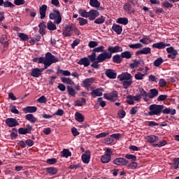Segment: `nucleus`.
<instances>
[{
	"label": "nucleus",
	"mask_w": 179,
	"mask_h": 179,
	"mask_svg": "<svg viewBox=\"0 0 179 179\" xmlns=\"http://www.w3.org/2000/svg\"><path fill=\"white\" fill-rule=\"evenodd\" d=\"M33 62H36V64H43L44 68L38 69L39 73L41 75V73L44 71L45 69H47L48 66H51L52 64L58 62V59L51 52H47L45 57H34L32 59Z\"/></svg>",
	"instance_id": "nucleus-1"
},
{
	"label": "nucleus",
	"mask_w": 179,
	"mask_h": 179,
	"mask_svg": "<svg viewBox=\"0 0 179 179\" xmlns=\"http://www.w3.org/2000/svg\"><path fill=\"white\" fill-rule=\"evenodd\" d=\"M108 52H102V54L105 56L106 59H111L113 57V54H117L118 52H122V47L120 45L111 46L109 45L107 48Z\"/></svg>",
	"instance_id": "nucleus-2"
},
{
	"label": "nucleus",
	"mask_w": 179,
	"mask_h": 179,
	"mask_svg": "<svg viewBox=\"0 0 179 179\" xmlns=\"http://www.w3.org/2000/svg\"><path fill=\"white\" fill-rule=\"evenodd\" d=\"M163 108L164 106L163 105H157V104H152L150 105L149 107L150 111L148 112V115L153 116V115H160L162 114V111H163Z\"/></svg>",
	"instance_id": "nucleus-3"
},
{
	"label": "nucleus",
	"mask_w": 179,
	"mask_h": 179,
	"mask_svg": "<svg viewBox=\"0 0 179 179\" xmlns=\"http://www.w3.org/2000/svg\"><path fill=\"white\" fill-rule=\"evenodd\" d=\"M53 13H50L49 15V17L51 20H54V23L55 24H59L61 22H62V17L61 16V13L57 9L54 8L53 9Z\"/></svg>",
	"instance_id": "nucleus-4"
},
{
	"label": "nucleus",
	"mask_w": 179,
	"mask_h": 179,
	"mask_svg": "<svg viewBox=\"0 0 179 179\" xmlns=\"http://www.w3.org/2000/svg\"><path fill=\"white\" fill-rule=\"evenodd\" d=\"M104 61H107V59L102 53H101L97 56L96 60L95 62H92L91 66L92 68H94V69H100V64H99L104 62Z\"/></svg>",
	"instance_id": "nucleus-5"
},
{
	"label": "nucleus",
	"mask_w": 179,
	"mask_h": 179,
	"mask_svg": "<svg viewBox=\"0 0 179 179\" xmlns=\"http://www.w3.org/2000/svg\"><path fill=\"white\" fill-rule=\"evenodd\" d=\"M96 82V79L94 78H85L82 83L83 87H85L87 90H89L90 89H93L92 87V85Z\"/></svg>",
	"instance_id": "nucleus-6"
},
{
	"label": "nucleus",
	"mask_w": 179,
	"mask_h": 179,
	"mask_svg": "<svg viewBox=\"0 0 179 179\" xmlns=\"http://www.w3.org/2000/svg\"><path fill=\"white\" fill-rule=\"evenodd\" d=\"M103 96L106 100L109 101H115L117 99H118V92L114 90L110 93L104 94Z\"/></svg>",
	"instance_id": "nucleus-7"
},
{
	"label": "nucleus",
	"mask_w": 179,
	"mask_h": 179,
	"mask_svg": "<svg viewBox=\"0 0 179 179\" xmlns=\"http://www.w3.org/2000/svg\"><path fill=\"white\" fill-rule=\"evenodd\" d=\"M5 122L7 127H9L10 128H13L19 125V122H17V120L13 117H8L6 119Z\"/></svg>",
	"instance_id": "nucleus-8"
},
{
	"label": "nucleus",
	"mask_w": 179,
	"mask_h": 179,
	"mask_svg": "<svg viewBox=\"0 0 179 179\" xmlns=\"http://www.w3.org/2000/svg\"><path fill=\"white\" fill-rule=\"evenodd\" d=\"M113 164H115V166H127L129 163V162L125 158L122 157H119V158H115L113 161Z\"/></svg>",
	"instance_id": "nucleus-9"
},
{
	"label": "nucleus",
	"mask_w": 179,
	"mask_h": 179,
	"mask_svg": "<svg viewBox=\"0 0 179 179\" xmlns=\"http://www.w3.org/2000/svg\"><path fill=\"white\" fill-rule=\"evenodd\" d=\"M103 92H104V89L103 87H99L96 90H93L90 92V94L93 99H96V97H101V96H103Z\"/></svg>",
	"instance_id": "nucleus-10"
},
{
	"label": "nucleus",
	"mask_w": 179,
	"mask_h": 179,
	"mask_svg": "<svg viewBox=\"0 0 179 179\" xmlns=\"http://www.w3.org/2000/svg\"><path fill=\"white\" fill-rule=\"evenodd\" d=\"M100 16V12L97 10L92 9L89 11L88 14V18L89 20H95L96 17H99Z\"/></svg>",
	"instance_id": "nucleus-11"
},
{
	"label": "nucleus",
	"mask_w": 179,
	"mask_h": 179,
	"mask_svg": "<svg viewBox=\"0 0 179 179\" xmlns=\"http://www.w3.org/2000/svg\"><path fill=\"white\" fill-rule=\"evenodd\" d=\"M73 33V27L71 25H67L65 27L64 31L62 33L64 37H71Z\"/></svg>",
	"instance_id": "nucleus-12"
},
{
	"label": "nucleus",
	"mask_w": 179,
	"mask_h": 179,
	"mask_svg": "<svg viewBox=\"0 0 179 179\" xmlns=\"http://www.w3.org/2000/svg\"><path fill=\"white\" fill-rule=\"evenodd\" d=\"M90 150L85 151V152L81 156L83 163H85V164H89V163H90Z\"/></svg>",
	"instance_id": "nucleus-13"
},
{
	"label": "nucleus",
	"mask_w": 179,
	"mask_h": 179,
	"mask_svg": "<svg viewBox=\"0 0 179 179\" xmlns=\"http://www.w3.org/2000/svg\"><path fill=\"white\" fill-rule=\"evenodd\" d=\"M105 75L109 79H115L117 78V73L113 69H108L105 71Z\"/></svg>",
	"instance_id": "nucleus-14"
},
{
	"label": "nucleus",
	"mask_w": 179,
	"mask_h": 179,
	"mask_svg": "<svg viewBox=\"0 0 179 179\" xmlns=\"http://www.w3.org/2000/svg\"><path fill=\"white\" fill-rule=\"evenodd\" d=\"M132 78V76L129 73H122V74L117 76V79L122 82V80H129Z\"/></svg>",
	"instance_id": "nucleus-15"
},
{
	"label": "nucleus",
	"mask_w": 179,
	"mask_h": 179,
	"mask_svg": "<svg viewBox=\"0 0 179 179\" xmlns=\"http://www.w3.org/2000/svg\"><path fill=\"white\" fill-rule=\"evenodd\" d=\"M139 93L140 94H138L141 96V99L148 103V101H149V99H148V97H149V93H148L143 88H139Z\"/></svg>",
	"instance_id": "nucleus-16"
},
{
	"label": "nucleus",
	"mask_w": 179,
	"mask_h": 179,
	"mask_svg": "<svg viewBox=\"0 0 179 179\" xmlns=\"http://www.w3.org/2000/svg\"><path fill=\"white\" fill-rule=\"evenodd\" d=\"M152 53V49L149 47L148 48H144L141 50H138L136 52V55H148V54H151Z\"/></svg>",
	"instance_id": "nucleus-17"
},
{
	"label": "nucleus",
	"mask_w": 179,
	"mask_h": 179,
	"mask_svg": "<svg viewBox=\"0 0 179 179\" xmlns=\"http://www.w3.org/2000/svg\"><path fill=\"white\" fill-rule=\"evenodd\" d=\"M0 43L3 45L4 48H8V47H9V39H8L6 35L1 36L0 38Z\"/></svg>",
	"instance_id": "nucleus-18"
},
{
	"label": "nucleus",
	"mask_w": 179,
	"mask_h": 179,
	"mask_svg": "<svg viewBox=\"0 0 179 179\" xmlns=\"http://www.w3.org/2000/svg\"><path fill=\"white\" fill-rule=\"evenodd\" d=\"M77 64L87 67L90 65V60H89V58L87 57H83L77 62Z\"/></svg>",
	"instance_id": "nucleus-19"
},
{
	"label": "nucleus",
	"mask_w": 179,
	"mask_h": 179,
	"mask_svg": "<svg viewBox=\"0 0 179 179\" xmlns=\"http://www.w3.org/2000/svg\"><path fill=\"white\" fill-rule=\"evenodd\" d=\"M101 162L103 164H106L107 163H110L111 162V155L110 154H105L101 156Z\"/></svg>",
	"instance_id": "nucleus-20"
},
{
	"label": "nucleus",
	"mask_w": 179,
	"mask_h": 179,
	"mask_svg": "<svg viewBox=\"0 0 179 179\" xmlns=\"http://www.w3.org/2000/svg\"><path fill=\"white\" fill-rule=\"evenodd\" d=\"M47 5L43 4L42 6L39 8V13L41 15V19H45V13L47 12Z\"/></svg>",
	"instance_id": "nucleus-21"
},
{
	"label": "nucleus",
	"mask_w": 179,
	"mask_h": 179,
	"mask_svg": "<svg viewBox=\"0 0 179 179\" xmlns=\"http://www.w3.org/2000/svg\"><path fill=\"white\" fill-rule=\"evenodd\" d=\"M148 143H155V142H159V136L155 135H150L145 138Z\"/></svg>",
	"instance_id": "nucleus-22"
},
{
	"label": "nucleus",
	"mask_w": 179,
	"mask_h": 179,
	"mask_svg": "<svg viewBox=\"0 0 179 179\" xmlns=\"http://www.w3.org/2000/svg\"><path fill=\"white\" fill-rule=\"evenodd\" d=\"M22 111L25 113V114H27V113H36L37 111V107L36 106H27L22 109Z\"/></svg>",
	"instance_id": "nucleus-23"
},
{
	"label": "nucleus",
	"mask_w": 179,
	"mask_h": 179,
	"mask_svg": "<svg viewBox=\"0 0 179 179\" xmlns=\"http://www.w3.org/2000/svg\"><path fill=\"white\" fill-rule=\"evenodd\" d=\"M157 96H159V90L156 88L150 90V93H148L149 99H155V97H157Z\"/></svg>",
	"instance_id": "nucleus-24"
},
{
	"label": "nucleus",
	"mask_w": 179,
	"mask_h": 179,
	"mask_svg": "<svg viewBox=\"0 0 179 179\" xmlns=\"http://www.w3.org/2000/svg\"><path fill=\"white\" fill-rule=\"evenodd\" d=\"M45 171L48 172L50 176H55V174L58 173V169L55 167H48L45 168Z\"/></svg>",
	"instance_id": "nucleus-25"
},
{
	"label": "nucleus",
	"mask_w": 179,
	"mask_h": 179,
	"mask_svg": "<svg viewBox=\"0 0 179 179\" xmlns=\"http://www.w3.org/2000/svg\"><path fill=\"white\" fill-rule=\"evenodd\" d=\"M112 30H113V31H115V33H116V34H121V33H122V27L117 24H113V27H112Z\"/></svg>",
	"instance_id": "nucleus-26"
},
{
	"label": "nucleus",
	"mask_w": 179,
	"mask_h": 179,
	"mask_svg": "<svg viewBox=\"0 0 179 179\" xmlns=\"http://www.w3.org/2000/svg\"><path fill=\"white\" fill-rule=\"evenodd\" d=\"M162 113L163 114H171V115H176V109H171L170 108H162Z\"/></svg>",
	"instance_id": "nucleus-27"
},
{
	"label": "nucleus",
	"mask_w": 179,
	"mask_h": 179,
	"mask_svg": "<svg viewBox=\"0 0 179 179\" xmlns=\"http://www.w3.org/2000/svg\"><path fill=\"white\" fill-rule=\"evenodd\" d=\"M25 119L27 120V121H29V122H31L32 124L37 122V118H36L34 115L31 113L26 115Z\"/></svg>",
	"instance_id": "nucleus-28"
},
{
	"label": "nucleus",
	"mask_w": 179,
	"mask_h": 179,
	"mask_svg": "<svg viewBox=\"0 0 179 179\" xmlns=\"http://www.w3.org/2000/svg\"><path fill=\"white\" fill-rule=\"evenodd\" d=\"M39 27V33L41 36H44L45 34V29H47V26L45 25V22H41L38 24Z\"/></svg>",
	"instance_id": "nucleus-29"
},
{
	"label": "nucleus",
	"mask_w": 179,
	"mask_h": 179,
	"mask_svg": "<svg viewBox=\"0 0 179 179\" xmlns=\"http://www.w3.org/2000/svg\"><path fill=\"white\" fill-rule=\"evenodd\" d=\"M61 156L62 157H65L66 159H68L69 157H71V156H72V152H71V151H69V150L68 149H64L61 152Z\"/></svg>",
	"instance_id": "nucleus-30"
},
{
	"label": "nucleus",
	"mask_w": 179,
	"mask_h": 179,
	"mask_svg": "<svg viewBox=\"0 0 179 179\" xmlns=\"http://www.w3.org/2000/svg\"><path fill=\"white\" fill-rule=\"evenodd\" d=\"M31 76H33V78H40V76H41L38 68L32 69L31 72Z\"/></svg>",
	"instance_id": "nucleus-31"
},
{
	"label": "nucleus",
	"mask_w": 179,
	"mask_h": 179,
	"mask_svg": "<svg viewBox=\"0 0 179 179\" xmlns=\"http://www.w3.org/2000/svg\"><path fill=\"white\" fill-rule=\"evenodd\" d=\"M113 62L114 64H121L122 62V57L121 55H115L113 57Z\"/></svg>",
	"instance_id": "nucleus-32"
},
{
	"label": "nucleus",
	"mask_w": 179,
	"mask_h": 179,
	"mask_svg": "<svg viewBox=\"0 0 179 179\" xmlns=\"http://www.w3.org/2000/svg\"><path fill=\"white\" fill-rule=\"evenodd\" d=\"M75 118L78 122H83L85 121V116L79 112L75 113Z\"/></svg>",
	"instance_id": "nucleus-33"
},
{
	"label": "nucleus",
	"mask_w": 179,
	"mask_h": 179,
	"mask_svg": "<svg viewBox=\"0 0 179 179\" xmlns=\"http://www.w3.org/2000/svg\"><path fill=\"white\" fill-rule=\"evenodd\" d=\"M152 48H157L158 50H163L165 48L164 42H159L152 45Z\"/></svg>",
	"instance_id": "nucleus-34"
},
{
	"label": "nucleus",
	"mask_w": 179,
	"mask_h": 179,
	"mask_svg": "<svg viewBox=\"0 0 179 179\" xmlns=\"http://www.w3.org/2000/svg\"><path fill=\"white\" fill-rule=\"evenodd\" d=\"M120 55H121L122 58H125L126 59H131V58H132V53H131L128 50L122 52L120 54Z\"/></svg>",
	"instance_id": "nucleus-35"
},
{
	"label": "nucleus",
	"mask_w": 179,
	"mask_h": 179,
	"mask_svg": "<svg viewBox=\"0 0 179 179\" xmlns=\"http://www.w3.org/2000/svg\"><path fill=\"white\" fill-rule=\"evenodd\" d=\"M116 23H119V24H123L124 26H127V24H128V18H127V17H119L116 20Z\"/></svg>",
	"instance_id": "nucleus-36"
},
{
	"label": "nucleus",
	"mask_w": 179,
	"mask_h": 179,
	"mask_svg": "<svg viewBox=\"0 0 179 179\" xmlns=\"http://www.w3.org/2000/svg\"><path fill=\"white\" fill-rule=\"evenodd\" d=\"M47 27L50 31H54V30H57V25L52 21H49L48 22Z\"/></svg>",
	"instance_id": "nucleus-37"
},
{
	"label": "nucleus",
	"mask_w": 179,
	"mask_h": 179,
	"mask_svg": "<svg viewBox=\"0 0 179 179\" xmlns=\"http://www.w3.org/2000/svg\"><path fill=\"white\" fill-rule=\"evenodd\" d=\"M94 23H95V24H103V23H104V22H106V17L103 15H101V17H98V18H95V20H94Z\"/></svg>",
	"instance_id": "nucleus-38"
},
{
	"label": "nucleus",
	"mask_w": 179,
	"mask_h": 179,
	"mask_svg": "<svg viewBox=\"0 0 179 179\" xmlns=\"http://www.w3.org/2000/svg\"><path fill=\"white\" fill-rule=\"evenodd\" d=\"M90 5L92 6V8H100L101 3L99 0H90Z\"/></svg>",
	"instance_id": "nucleus-39"
},
{
	"label": "nucleus",
	"mask_w": 179,
	"mask_h": 179,
	"mask_svg": "<svg viewBox=\"0 0 179 179\" xmlns=\"http://www.w3.org/2000/svg\"><path fill=\"white\" fill-rule=\"evenodd\" d=\"M61 80L63 83H66V85H75V83L70 78L62 77Z\"/></svg>",
	"instance_id": "nucleus-40"
},
{
	"label": "nucleus",
	"mask_w": 179,
	"mask_h": 179,
	"mask_svg": "<svg viewBox=\"0 0 179 179\" xmlns=\"http://www.w3.org/2000/svg\"><path fill=\"white\" fill-rule=\"evenodd\" d=\"M163 62H164V60H163V58L159 57L154 61V62H153L154 66L159 68V66H160V65H162V64H163Z\"/></svg>",
	"instance_id": "nucleus-41"
},
{
	"label": "nucleus",
	"mask_w": 179,
	"mask_h": 179,
	"mask_svg": "<svg viewBox=\"0 0 179 179\" xmlns=\"http://www.w3.org/2000/svg\"><path fill=\"white\" fill-rule=\"evenodd\" d=\"M171 167H173V169H174V170H177V169H178V166H179V157L178 158H174L173 160V163L171 164Z\"/></svg>",
	"instance_id": "nucleus-42"
},
{
	"label": "nucleus",
	"mask_w": 179,
	"mask_h": 179,
	"mask_svg": "<svg viewBox=\"0 0 179 179\" xmlns=\"http://www.w3.org/2000/svg\"><path fill=\"white\" fill-rule=\"evenodd\" d=\"M75 106L76 107H82L83 104H86V99L82 98L81 101L80 100H76L75 102Z\"/></svg>",
	"instance_id": "nucleus-43"
},
{
	"label": "nucleus",
	"mask_w": 179,
	"mask_h": 179,
	"mask_svg": "<svg viewBox=\"0 0 179 179\" xmlns=\"http://www.w3.org/2000/svg\"><path fill=\"white\" fill-rule=\"evenodd\" d=\"M87 58L91 62H94L97 61V55L94 52H92L91 55L87 56Z\"/></svg>",
	"instance_id": "nucleus-44"
},
{
	"label": "nucleus",
	"mask_w": 179,
	"mask_h": 179,
	"mask_svg": "<svg viewBox=\"0 0 179 179\" xmlns=\"http://www.w3.org/2000/svg\"><path fill=\"white\" fill-rule=\"evenodd\" d=\"M17 36L22 41H27L29 40V35H26L24 33H18Z\"/></svg>",
	"instance_id": "nucleus-45"
},
{
	"label": "nucleus",
	"mask_w": 179,
	"mask_h": 179,
	"mask_svg": "<svg viewBox=\"0 0 179 179\" xmlns=\"http://www.w3.org/2000/svg\"><path fill=\"white\" fill-rule=\"evenodd\" d=\"M67 92L69 96H71L72 97H75V96H76V92L72 87L67 86Z\"/></svg>",
	"instance_id": "nucleus-46"
},
{
	"label": "nucleus",
	"mask_w": 179,
	"mask_h": 179,
	"mask_svg": "<svg viewBox=\"0 0 179 179\" xmlns=\"http://www.w3.org/2000/svg\"><path fill=\"white\" fill-rule=\"evenodd\" d=\"M57 73L60 75H63V76H71V71L68 70L59 69L57 71Z\"/></svg>",
	"instance_id": "nucleus-47"
},
{
	"label": "nucleus",
	"mask_w": 179,
	"mask_h": 179,
	"mask_svg": "<svg viewBox=\"0 0 179 179\" xmlns=\"http://www.w3.org/2000/svg\"><path fill=\"white\" fill-rule=\"evenodd\" d=\"M123 9L125 12H132V4L130 3H126L123 6Z\"/></svg>",
	"instance_id": "nucleus-48"
},
{
	"label": "nucleus",
	"mask_w": 179,
	"mask_h": 179,
	"mask_svg": "<svg viewBox=\"0 0 179 179\" xmlns=\"http://www.w3.org/2000/svg\"><path fill=\"white\" fill-rule=\"evenodd\" d=\"M92 52H95V54H96V52H101V54H103V52H106V51L104 50V46L101 45L99 47L94 48L92 50Z\"/></svg>",
	"instance_id": "nucleus-49"
},
{
	"label": "nucleus",
	"mask_w": 179,
	"mask_h": 179,
	"mask_svg": "<svg viewBox=\"0 0 179 179\" xmlns=\"http://www.w3.org/2000/svg\"><path fill=\"white\" fill-rule=\"evenodd\" d=\"M78 13L82 17H89V12L86 11V10H78Z\"/></svg>",
	"instance_id": "nucleus-50"
},
{
	"label": "nucleus",
	"mask_w": 179,
	"mask_h": 179,
	"mask_svg": "<svg viewBox=\"0 0 179 179\" xmlns=\"http://www.w3.org/2000/svg\"><path fill=\"white\" fill-rule=\"evenodd\" d=\"M125 159L131 160V162H136V156L131 154H126L124 156Z\"/></svg>",
	"instance_id": "nucleus-51"
},
{
	"label": "nucleus",
	"mask_w": 179,
	"mask_h": 179,
	"mask_svg": "<svg viewBox=\"0 0 179 179\" xmlns=\"http://www.w3.org/2000/svg\"><path fill=\"white\" fill-rule=\"evenodd\" d=\"M77 20L79 22L80 26H85V24H87L88 23L87 20L83 17H78Z\"/></svg>",
	"instance_id": "nucleus-52"
},
{
	"label": "nucleus",
	"mask_w": 179,
	"mask_h": 179,
	"mask_svg": "<svg viewBox=\"0 0 179 179\" xmlns=\"http://www.w3.org/2000/svg\"><path fill=\"white\" fill-rule=\"evenodd\" d=\"M129 48L138 50V48H142L143 45L141 43H138L129 45Z\"/></svg>",
	"instance_id": "nucleus-53"
},
{
	"label": "nucleus",
	"mask_w": 179,
	"mask_h": 179,
	"mask_svg": "<svg viewBox=\"0 0 179 179\" xmlns=\"http://www.w3.org/2000/svg\"><path fill=\"white\" fill-rule=\"evenodd\" d=\"M133 83L132 80H124L122 83L124 89H128Z\"/></svg>",
	"instance_id": "nucleus-54"
},
{
	"label": "nucleus",
	"mask_w": 179,
	"mask_h": 179,
	"mask_svg": "<svg viewBox=\"0 0 179 179\" xmlns=\"http://www.w3.org/2000/svg\"><path fill=\"white\" fill-rule=\"evenodd\" d=\"M127 167L131 170H135L138 167V164L135 162V161H134V162H131V163L129 164Z\"/></svg>",
	"instance_id": "nucleus-55"
},
{
	"label": "nucleus",
	"mask_w": 179,
	"mask_h": 179,
	"mask_svg": "<svg viewBox=\"0 0 179 179\" xmlns=\"http://www.w3.org/2000/svg\"><path fill=\"white\" fill-rule=\"evenodd\" d=\"M143 76H145V74L138 72L136 74H135L134 78L136 79V80H142V79H143Z\"/></svg>",
	"instance_id": "nucleus-56"
},
{
	"label": "nucleus",
	"mask_w": 179,
	"mask_h": 179,
	"mask_svg": "<svg viewBox=\"0 0 179 179\" xmlns=\"http://www.w3.org/2000/svg\"><path fill=\"white\" fill-rule=\"evenodd\" d=\"M4 8H15V4H13L12 2L9 1H4L3 4Z\"/></svg>",
	"instance_id": "nucleus-57"
},
{
	"label": "nucleus",
	"mask_w": 179,
	"mask_h": 179,
	"mask_svg": "<svg viewBox=\"0 0 179 179\" xmlns=\"http://www.w3.org/2000/svg\"><path fill=\"white\" fill-rule=\"evenodd\" d=\"M126 101L128 104H130V106H132V104H134V96H131V95L127 96L126 99Z\"/></svg>",
	"instance_id": "nucleus-58"
},
{
	"label": "nucleus",
	"mask_w": 179,
	"mask_h": 179,
	"mask_svg": "<svg viewBox=\"0 0 179 179\" xmlns=\"http://www.w3.org/2000/svg\"><path fill=\"white\" fill-rule=\"evenodd\" d=\"M159 87H166V86H167V82H166L164 78L159 79Z\"/></svg>",
	"instance_id": "nucleus-59"
},
{
	"label": "nucleus",
	"mask_w": 179,
	"mask_h": 179,
	"mask_svg": "<svg viewBox=\"0 0 179 179\" xmlns=\"http://www.w3.org/2000/svg\"><path fill=\"white\" fill-rule=\"evenodd\" d=\"M103 143H106V145H111V143H114V138H106L103 140Z\"/></svg>",
	"instance_id": "nucleus-60"
},
{
	"label": "nucleus",
	"mask_w": 179,
	"mask_h": 179,
	"mask_svg": "<svg viewBox=\"0 0 179 179\" xmlns=\"http://www.w3.org/2000/svg\"><path fill=\"white\" fill-rule=\"evenodd\" d=\"M25 134H31V131H33V127H31L30 124H27L26 128H24Z\"/></svg>",
	"instance_id": "nucleus-61"
},
{
	"label": "nucleus",
	"mask_w": 179,
	"mask_h": 179,
	"mask_svg": "<svg viewBox=\"0 0 179 179\" xmlns=\"http://www.w3.org/2000/svg\"><path fill=\"white\" fill-rule=\"evenodd\" d=\"M178 55V51H174L173 53H169L167 57L168 58H170L171 59H176V57Z\"/></svg>",
	"instance_id": "nucleus-62"
},
{
	"label": "nucleus",
	"mask_w": 179,
	"mask_h": 179,
	"mask_svg": "<svg viewBox=\"0 0 179 179\" xmlns=\"http://www.w3.org/2000/svg\"><path fill=\"white\" fill-rule=\"evenodd\" d=\"M58 160L56 158H51V159H48L46 160L47 164H55Z\"/></svg>",
	"instance_id": "nucleus-63"
},
{
	"label": "nucleus",
	"mask_w": 179,
	"mask_h": 179,
	"mask_svg": "<svg viewBox=\"0 0 179 179\" xmlns=\"http://www.w3.org/2000/svg\"><path fill=\"white\" fill-rule=\"evenodd\" d=\"M10 111L13 114H19V110L16 108V106H15L14 105L10 106Z\"/></svg>",
	"instance_id": "nucleus-64"
}]
</instances>
